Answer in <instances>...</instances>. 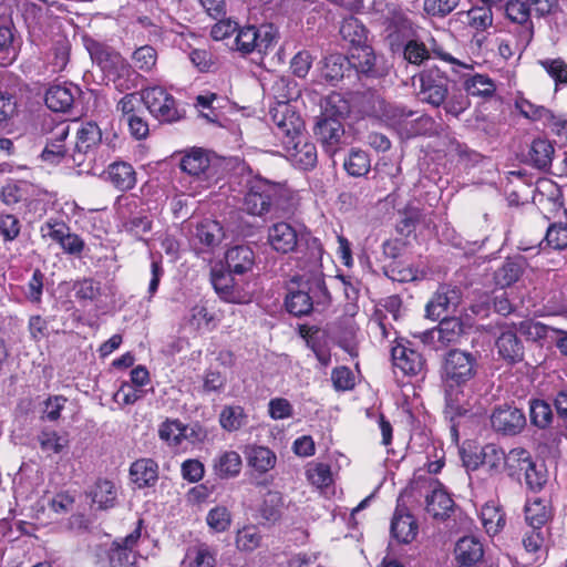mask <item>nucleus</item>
Here are the masks:
<instances>
[{
	"instance_id": "obj_1",
	"label": "nucleus",
	"mask_w": 567,
	"mask_h": 567,
	"mask_svg": "<svg viewBox=\"0 0 567 567\" xmlns=\"http://www.w3.org/2000/svg\"><path fill=\"white\" fill-rule=\"evenodd\" d=\"M480 363L477 354L460 349L446 352L442 363L447 412L466 415L473 409L466 392L467 384L476 377Z\"/></svg>"
},
{
	"instance_id": "obj_2",
	"label": "nucleus",
	"mask_w": 567,
	"mask_h": 567,
	"mask_svg": "<svg viewBox=\"0 0 567 567\" xmlns=\"http://www.w3.org/2000/svg\"><path fill=\"white\" fill-rule=\"evenodd\" d=\"M309 250L308 265L300 266L303 269L308 268L307 274L301 276V280L305 281L297 291H290L285 301L287 310L296 317L307 316L315 307H324L330 302V293L321 271L322 248L317 239L312 240Z\"/></svg>"
},
{
	"instance_id": "obj_3",
	"label": "nucleus",
	"mask_w": 567,
	"mask_h": 567,
	"mask_svg": "<svg viewBox=\"0 0 567 567\" xmlns=\"http://www.w3.org/2000/svg\"><path fill=\"white\" fill-rule=\"evenodd\" d=\"M420 100L434 107L443 106L446 114L457 117L470 106V100L460 90L450 91V80L439 68L420 73Z\"/></svg>"
},
{
	"instance_id": "obj_4",
	"label": "nucleus",
	"mask_w": 567,
	"mask_h": 567,
	"mask_svg": "<svg viewBox=\"0 0 567 567\" xmlns=\"http://www.w3.org/2000/svg\"><path fill=\"white\" fill-rule=\"evenodd\" d=\"M284 190V186L278 183L256 177L248 183L243 207L249 215L264 216L278 203Z\"/></svg>"
},
{
	"instance_id": "obj_5",
	"label": "nucleus",
	"mask_w": 567,
	"mask_h": 567,
	"mask_svg": "<svg viewBox=\"0 0 567 567\" xmlns=\"http://www.w3.org/2000/svg\"><path fill=\"white\" fill-rule=\"evenodd\" d=\"M385 41L393 53L401 52L404 42L413 37V23L395 3H388L383 12Z\"/></svg>"
},
{
	"instance_id": "obj_6",
	"label": "nucleus",
	"mask_w": 567,
	"mask_h": 567,
	"mask_svg": "<svg viewBox=\"0 0 567 567\" xmlns=\"http://www.w3.org/2000/svg\"><path fill=\"white\" fill-rule=\"evenodd\" d=\"M506 462L509 467L524 473L525 483L532 491H540L547 482L545 464L533 461L529 452L524 449H513Z\"/></svg>"
},
{
	"instance_id": "obj_7",
	"label": "nucleus",
	"mask_w": 567,
	"mask_h": 567,
	"mask_svg": "<svg viewBox=\"0 0 567 567\" xmlns=\"http://www.w3.org/2000/svg\"><path fill=\"white\" fill-rule=\"evenodd\" d=\"M313 132L323 151L330 157L349 144L343 123L340 121L318 117Z\"/></svg>"
},
{
	"instance_id": "obj_8",
	"label": "nucleus",
	"mask_w": 567,
	"mask_h": 567,
	"mask_svg": "<svg viewBox=\"0 0 567 567\" xmlns=\"http://www.w3.org/2000/svg\"><path fill=\"white\" fill-rule=\"evenodd\" d=\"M141 100L147 110L159 121L174 122L181 117L174 97L163 87L154 86L144 90L141 94Z\"/></svg>"
},
{
	"instance_id": "obj_9",
	"label": "nucleus",
	"mask_w": 567,
	"mask_h": 567,
	"mask_svg": "<svg viewBox=\"0 0 567 567\" xmlns=\"http://www.w3.org/2000/svg\"><path fill=\"white\" fill-rule=\"evenodd\" d=\"M270 115L277 127L276 134L280 137L282 144L286 143V140L298 138L302 134L303 121L290 104L279 102L270 110Z\"/></svg>"
},
{
	"instance_id": "obj_10",
	"label": "nucleus",
	"mask_w": 567,
	"mask_h": 567,
	"mask_svg": "<svg viewBox=\"0 0 567 567\" xmlns=\"http://www.w3.org/2000/svg\"><path fill=\"white\" fill-rule=\"evenodd\" d=\"M43 238H49L60 245L62 250L70 255H80L84 248V241L63 221L49 220L41 226Z\"/></svg>"
},
{
	"instance_id": "obj_11",
	"label": "nucleus",
	"mask_w": 567,
	"mask_h": 567,
	"mask_svg": "<svg viewBox=\"0 0 567 567\" xmlns=\"http://www.w3.org/2000/svg\"><path fill=\"white\" fill-rule=\"evenodd\" d=\"M234 274L213 271L212 284L216 293L227 302L246 303L250 300V292L246 288V284L236 281Z\"/></svg>"
},
{
	"instance_id": "obj_12",
	"label": "nucleus",
	"mask_w": 567,
	"mask_h": 567,
	"mask_svg": "<svg viewBox=\"0 0 567 567\" xmlns=\"http://www.w3.org/2000/svg\"><path fill=\"white\" fill-rule=\"evenodd\" d=\"M492 427L504 435H516L526 426L524 412L515 406L503 404L491 415Z\"/></svg>"
},
{
	"instance_id": "obj_13",
	"label": "nucleus",
	"mask_w": 567,
	"mask_h": 567,
	"mask_svg": "<svg viewBox=\"0 0 567 567\" xmlns=\"http://www.w3.org/2000/svg\"><path fill=\"white\" fill-rule=\"evenodd\" d=\"M235 34L231 49L243 54L251 53L255 50L259 52L266 51L274 41V35L269 31H265L261 34L254 25L237 27Z\"/></svg>"
},
{
	"instance_id": "obj_14",
	"label": "nucleus",
	"mask_w": 567,
	"mask_h": 567,
	"mask_svg": "<svg viewBox=\"0 0 567 567\" xmlns=\"http://www.w3.org/2000/svg\"><path fill=\"white\" fill-rule=\"evenodd\" d=\"M495 341L497 354L507 364H516L524 360V344L517 336L515 327L503 324Z\"/></svg>"
},
{
	"instance_id": "obj_15",
	"label": "nucleus",
	"mask_w": 567,
	"mask_h": 567,
	"mask_svg": "<svg viewBox=\"0 0 567 567\" xmlns=\"http://www.w3.org/2000/svg\"><path fill=\"white\" fill-rule=\"evenodd\" d=\"M142 520L125 538L115 540L110 551V567H136V556L133 548L141 537Z\"/></svg>"
},
{
	"instance_id": "obj_16",
	"label": "nucleus",
	"mask_w": 567,
	"mask_h": 567,
	"mask_svg": "<svg viewBox=\"0 0 567 567\" xmlns=\"http://www.w3.org/2000/svg\"><path fill=\"white\" fill-rule=\"evenodd\" d=\"M461 300L462 295L458 288L443 285L426 305L427 317L437 320L444 313L454 312L461 303Z\"/></svg>"
},
{
	"instance_id": "obj_17",
	"label": "nucleus",
	"mask_w": 567,
	"mask_h": 567,
	"mask_svg": "<svg viewBox=\"0 0 567 567\" xmlns=\"http://www.w3.org/2000/svg\"><path fill=\"white\" fill-rule=\"evenodd\" d=\"M267 241L275 251L289 254L298 247L300 235L291 224L279 221L268 228Z\"/></svg>"
},
{
	"instance_id": "obj_18",
	"label": "nucleus",
	"mask_w": 567,
	"mask_h": 567,
	"mask_svg": "<svg viewBox=\"0 0 567 567\" xmlns=\"http://www.w3.org/2000/svg\"><path fill=\"white\" fill-rule=\"evenodd\" d=\"M393 365L406 375H419L425 371L426 361L416 350L398 342L391 349Z\"/></svg>"
},
{
	"instance_id": "obj_19",
	"label": "nucleus",
	"mask_w": 567,
	"mask_h": 567,
	"mask_svg": "<svg viewBox=\"0 0 567 567\" xmlns=\"http://www.w3.org/2000/svg\"><path fill=\"white\" fill-rule=\"evenodd\" d=\"M287 157L302 169H309L317 164V148L315 144L307 141L303 134L298 138L286 140L282 144Z\"/></svg>"
},
{
	"instance_id": "obj_20",
	"label": "nucleus",
	"mask_w": 567,
	"mask_h": 567,
	"mask_svg": "<svg viewBox=\"0 0 567 567\" xmlns=\"http://www.w3.org/2000/svg\"><path fill=\"white\" fill-rule=\"evenodd\" d=\"M505 17L513 23L520 25V41L527 45L534 35V24L530 20V8L528 1L509 0L504 6Z\"/></svg>"
},
{
	"instance_id": "obj_21",
	"label": "nucleus",
	"mask_w": 567,
	"mask_h": 567,
	"mask_svg": "<svg viewBox=\"0 0 567 567\" xmlns=\"http://www.w3.org/2000/svg\"><path fill=\"white\" fill-rule=\"evenodd\" d=\"M80 92V87L72 83L55 84L48 89L44 101L53 112H68Z\"/></svg>"
},
{
	"instance_id": "obj_22",
	"label": "nucleus",
	"mask_w": 567,
	"mask_h": 567,
	"mask_svg": "<svg viewBox=\"0 0 567 567\" xmlns=\"http://www.w3.org/2000/svg\"><path fill=\"white\" fill-rule=\"evenodd\" d=\"M417 524L406 508L398 506L391 522V535L399 543L409 544L417 535Z\"/></svg>"
},
{
	"instance_id": "obj_23",
	"label": "nucleus",
	"mask_w": 567,
	"mask_h": 567,
	"mask_svg": "<svg viewBox=\"0 0 567 567\" xmlns=\"http://www.w3.org/2000/svg\"><path fill=\"white\" fill-rule=\"evenodd\" d=\"M255 252L247 245H238L229 248L225 254L227 269L235 275L249 272L255 265Z\"/></svg>"
},
{
	"instance_id": "obj_24",
	"label": "nucleus",
	"mask_w": 567,
	"mask_h": 567,
	"mask_svg": "<svg viewBox=\"0 0 567 567\" xmlns=\"http://www.w3.org/2000/svg\"><path fill=\"white\" fill-rule=\"evenodd\" d=\"M392 117L400 125H410V128H406L408 135L425 134L433 125L431 116L409 111L405 107H394Z\"/></svg>"
},
{
	"instance_id": "obj_25",
	"label": "nucleus",
	"mask_w": 567,
	"mask_h": 567,
	"mask_svg": "<svg viewBox=\"0 0 567 567\" xmlns=\"http://www.w3.org/2000/svg\"><path fill=\"white\" fill-rule=\"evenodd\" d=\"M455 559L461 566H474L483 559L484 548L480 539L474 536L461 538L454 549Z\"/></svg>"
},
{
	"instance_id": "obj_26",
	"label": "nucleus",
	"mask_w": 567,
	"mask_h": 567,
	"mask_svg": "<svg viewBox=\"0 0 567 567\" xmlns=\"http://www.w3.org/2000/svg\"><path fill=\"white\" fill-rule=\"evenodd\" d=\"M130 476L140 488L154 486L158 480V465L152 458H140L131 464Z\"/></svg>"
},
{
	"instance_id": "obj_27",
	"label": "nucleus",
	"mask_w": 567,
	"mask_h": 567,
	"mask_svg": "<svg viewBox=\"0 0 567 567\" xmlns=\"http://www.w3.org/2000/svg\"><path fill=\"white\" fill-rule=\"evenodd\" d=\"M555 148L546 138H535L529 147L527 163L539 171H548L551 166Z\"/></svg>"
},
{
	"instance_id": "obj_28",
	"label": "nucleus",
	"mask_w": 567,
	"mask_h": 567,
	"mask_svg": "<svg viewBox=\"0 0 567 567\" xmlns=\"http://www.w3.org/2000/svg\"><path fill=\"white\" fill-rule=\"evenodd\" d=\"M432 338H435L443 344L457 343L464 334V326L460 318L443 317L439 326L430 331Z\"/></svg>"
},
{
	"instance_id": "obj_29",
	"label": "nucleus",
	"mask_w": 567,
	"mask_h": 567,
	"mask_svg": "<svg viewBox=\"0 0 567 567\" xmlns=\"http://www.w3.org/2000/svg\"><path fill=\"white\" fill-rule=\"evenodd\" d=\"M183 563L187 567H216L217 550L205 543L189 546Z\"/></svg>"
},
{
	"instance_id": "obj_30",
	"label": "nucleus",
	"mask_w": 567,
	"mask_h": 567,
	"mask_svg": "<svg viewBox=\"0 0 567 567\" xmlns=\"http://www.w3.org/2000/svg\"><path fill=\"white\" fill-rule=\"evenodd\" d=\"M243 466L241 456L236 451H224L218 454L213 464L219 478H233L239 475Z\"/></svg>"
},
{
	"instance_id": "obj_31",
	"label": "nucleus",
	"mask_w": 567,
	"mask_h": 567,
	"mask_svg": "<svg viewBox=\"0 0 567 567\" xmlns=\"http://www.w3.org/2000/svg\"><path fill=\"white\" fill-rule=\"evenodd\" d=\"M551 516V509L545 499L535 497L525 505V519L530 528H544Z\"/></svg>"
},
{
	"instance_id": "obj_32",
	"label": "nucleus",
	"mask_w": 567,
	"mask_h": 567,
	"mask_svg": "<svg viewBox=\"0 0 567 567\" xmlns=\"http://www.w3.org/2000/svg\"><path fill=\"white\" fill-rule=\"evenodd\" d=\"M339 32L342 40L348 42L352 50L368 43V30L361 21L354 17L343 19Z\"/></svg>"
},
{
	"instance_id": "obj_33",
	"label": "nucleus",
	"mask_w": 567,
	"mask_h": 567,
	"mask_svg": "<svg viewBox=\"0 0 567 567\" xmlns=\"http://www.w3.org/2000/svg\"><path fill=\"white\" fill-rule=\"evenodd\" d=\"M504 461V452L494 444H486L477 454L473 463L467 461V466L472 470L482 466L488 472H498Z\"/></svg>"
},
{
	"instance_id": "obj_34",
	"label": "nucleus",
	"mask_w": 567,
	"mask_h": 567,
	"mask_svg": "<svg viewBox=\"0 0 567 567\" xmlns=\"http://www.w3.org/2000/svg\"><path fill=\"white\" fill-rule=\"evenodd\" d=\"M247 463L258 473H266L275 467L277 457L272 451L265 446H248L245 451Z\"/></svg>"
},
{
	"instance_id": "obj_35",
	"label": "nucleus",
	"mask_w": 567,
	"mask_h": 567,
	"mask_svg": "<svg viewBox=\"0 0 567 567\" xmlns=\"http://www.w3.org/2000/svg\"><path fill=\"white\" fill-rule=\"evenodd\" d=\"M107 174L111 183L120 190H128L135 185V171L128 163L117 162L111 164Z\"/></svg>"
},
{
	"instance_id": "obj_36",
	"label": "nucleus",
	"mask_w": 567,
	"mask_h": 567,
	"mask_svg": "<svg viewBox=\"0 0 567 567\" xmlns=\"http://www.w3.org/2000/svg\"><path fill=\"white\" fill-rule=\"evenodd\" d=\"M350 112L348 101L339 93L329 94L321 104V114L318 117L342 122Z\"/></svg>"
},
{
	"instance_id": "obj_37",
	"label": "nucleus",
	"mask_w": 567,
	"mask_h": 567,
	"mask_svg": "<svg viewBox=\"0 0 567 567\" xmlns=\"http://www.w3.org/2000/svg\"><path fill=\"white\" fill-rule=\"evenodd\" d=\"M18 55V48L14 44L12 27L7 21H0V65L11 64Z\"/></svg>"
},
{
	"instance_id": "obj_38",
	"label": "nucleus",
	"mask_w": 567,
	"mask_h": 567,
	"mask_svg": "<svg viewBox=\"0 0 567 567\" xmlns=\"http://www.w3.org/2000/svg\"><path fill=\"white\" fill-rule=\"evenodd\" d=\"M453 506V499L441 488H434L432 493L426 496V512L434 518L447 516Z\"/></svg>"
},
{
	"instance_id": "obj_39",
	"label": "nucleus",
	"mask_w": 567,
	"mask_h": 567,
	"mask_svg": "<svg viewBox=\"0 0 567 567\" xmlns=\"http://www.w3.org/2000/svg\"><path fill=\"white\" fill-rule=\"evenodd\" d=\"M349 66V58L340 53H334L324 58L321 73L327 81L338 82L344 76Z\"/></svg>"
},
{
	"instance_id": "obj_40",
	"label": "nucleus",
	"mask_w": 567,
	"mask_h": 567,
	"mask_svg": "<svg viewBox=\"0 0 567 567\" xmlns=\"http://www.w3.org/2000/svg\"><path fill=\"white\" fill-rule=\"evenodd\" d=\"M179 166L183 172L200 177L209 168V158L202 150H193L182 158Z\"/></svg>"
},
{
	"instance_id": "obj_41",
	"label": "nucleus",
	"mask_w": 567,
	"mask_h": 567,
	"mask_svg": "<svg viewBox=\"0 0 567 567\" xmlns=\"http://www.w3.org/2000/svg\"><path fill=\"white\" fill-rule=\"evenodd\" d=\"M248 416L239 405H226L219 414V424L227 432H235L247 424Z\"/></svg>"
},
{
	"instance_id": "obj_42",
	"label": "nucleus",
	"mask_w": 567,
	"mask_h": 567,
	"mask_svg": "<svg viewBox=\"0 0 567 567\" xmlns=\"http://www.w3.org/2000/svg\"><path fill=\"white\" fill-rule=\"evenodd\" d=\"M343 167L351 176H364L371 167L369 155L362 150L352 148L349 156L344 159Z\"/></svg>"
},
{
	"instance_id": "obj_43",
	"label": "nucleus",
	"mask_w": 567,
	"mask_h": 567,
	"mask_svg": "<svg viewBox=\"0 0 567 567\" xmlns=\"http://www.w3.org/2000/svg\"><path fill=\"white\" fill-rule=\"evenodd\" d=\"M349 60L350 65H353L360 73L372 74L374 72L375 55L368 43L352 50Z\"/></svg>"
},
{
	"instance_id": "obj_44",
	"label": "nucleus",
	"mask_w": 567,
	"mask_h": 567,
	"mask_svg": "<svg viewBox=\"0 0 567 567\" xmlns=\"http://www.w3.org/2000/svg\"><path fill=\"white\" fill-rule=\"evenodd\" d=\"M529 415L530 422L538 429L549 427L554 419L551 405L539 399L530 400Z\"/></svg>"
},
{
	"instance_id": "obj_45",
	"label": "nucleus",
	"mask_w": 567,
	"mask_h": 567,
	"mask_svg": "<svg viewBox=\"0 0 567 567\" xmlns=\"http://www.w3.org/2000/svg\"><path fill=\"white\" fill-rule=\"evenodd\" d=\"M91 496L93 503L97 504L99 508L106 509L113 507L116 498L114 484L107 480H99L91 492Z\"/></svg>"
},
{
	"instance_id": "obj_46",
	"label": "nucleus",
	"mask_w": 567,
	"mask_h": 567,
	"mask_svg": "<svg viewBox=\"0 0 567 567\" xmlns=\"http://www.w3.org/2000/svg\"><path fill=\"white\" fill-rule=\"evenodd\" d=\"M262 542V536L255 525L244 526L236 533L235 544L240 551H254Z\"/></svg>"
},
{
	"instance_id": "obj_47",
	"label": "nucleus",
	"mask_w": 567,
	"mask_h": 567,
	"mask_svg": "<svg viewBox=\"0 0 567 567\" xmlns=\"http://www.w3.org/2000/svg\"><path fill=\"white\" fill-rule=\"evenodd\" d=\"M523 274V265L519 260L507 259L494 275L496 285L502 288L508 287L516 282Z\"/></svg>"
},
{
	"instance_id": "obj_48",
	"label": "nucleus",
	"mask_w": 567,
	"mask_h": 567,
	"mask_svg": "<svg viewBox=\"0 0 567 567\" xmlns=\"http://www.w3.org/2000/svg\"><path fill=\"white\" fill-rule=\"evenodd\" d=\"M196 238L207 247H213L220 243L223 229L215 220L206 219L196 227Z\"/></svg>"
},
{
	"instance_id": "obj_49",
	"label": "nucleus",
	"mask_w": 567,
	"mask_h": 567,
	"mask_svg": "<svg viewBox=\"0 0 567 567\" xmlns=\"http://www.w3.org/2000/svg\"><path fill=\"white\" fill-rule=\"evenodd\" d=\"M466 92L474 96L488 97L496 90V85L492 79L486 75L475 74L464 82Z\"/></svg>"
},
{
	"instance_id": "obj_50",
	"label": "nucleus",
	"mask_w": 567,
	"mask_h": 567,
	"mask_svg": "<svg viewBox=\"0 0 567 567\" xmlns=\"http://www.w3.org/2000/svg\"><path fill=\"white\" fill-rule=\"evenodd\" d=\"M101 138L100 127L95 123L87 122L78 132L76 147L80 152H86L90 147L100 143Z\"/></svg>"
},
{
	"instance_id": "obj_51",
	"label": "nucleus",
	"mask_w": 567,
	"mask_h": 567,
	"mask_svg": "<svg viewBox=\"0 0 567 567\" xmlns=\"http://www.w3.org/2000/svg\"><path fill=\"white\" fill-rule=\"evenodd\" d=\"M401 51L403 52L404 60L415 65H420L430 58L429 48L423 42H419L412 38L404 42Z\"/></svg>"
},
{
	"instance_id": "obj_52",
	"label": "nucleus",
	"mask_w": 567,
	"mask_h": 567,
	"mask_svg": "<svg viewBox=\"0 0 567 567\" xmlns=\"http://www.w3.org/2000/svg\"><path fill=\"white\" fill-rule=\"evenodd\" d=\"M517 107L520 110V113L527 118L553 121V126L556 127L554 130L557 133H559L560 127H564V125L566 123V122H564L560 124V123L556 122L554 115L550 113L549 110H547L543 106H535L525 100L519 102L517 104Z\"/></svg>"
},
{
	"instance_id": "obj_53",
	"label": "nucleus",
	"mask_w": 567,
	"mask_h": 567,
	"mask_svg": "<svg viewBox=\"0 0 567 567\" xmlns=\"http://www.w3.org/2000/svg\"><path fill=\"white\" fill-rule=\"evenodd\" d=\"M468 24L477 31H485L493 24V12L489 7H474L466 11Z\"/></svg>"
},
{
	"instance_id": "obj_54",
	"label": "nucleus",
	"mask_w": 567,
	"mask_h": 567,
	"mask_svg": "<svg viewBox=\"0 0 567 567\" xmlns=\"http://www.w3.org/2000/svg\"><path fill=\"white\" fill-rule=\"evenodd\" d=\"M134 65L143 72H150L156 65L157 52L151 45H143L133 52Z\"/></svg>"
},
{
	"instance_id": "obj_55",
	"label": "nucleus",
	"mask_w": 567,
	"mask_h": 567,
	"mask_svg": "<svg viewBox=\"0 0 567 567\" xmlns=\"http://www.w3.org/2000/svg\"><path fill=\"white\" fill-rule=\"evenodd\" d=\"M68 136V128L62 127L60 132H58L56 142L47 144L43 150L41 157L44 162H49L51 164L59 163L61 158L64 157L66 150L62 144V141Z\"/></svg>"
},
{
	"instance_id": "obj_56",
	"label": "nucleus",
	"mask_w": 567,
	"mask_h": 567,
	"mask_svg": "<svg viewBox=\"0 0 567 567\" xmlns=\"http://www.w3.org/2000/svg\"><path fill=\"white\" fill-rule=\"evenodd\" d=\"M182 434L183 423L179 420H166L158 429L159 437L173 446L182 443Z\"/></svg>"
},
{
	"instance_id": "obj_57",
	"label": "nucleus",
	"mask_w": 567,
	"mask_h": 567,
	"mask_svg": "<svg viewBox=\"0 0 567 567\" xmlns=\"http://www.w3.org/2000/svg\"><path fill=\"white\" fill-rule=\"evenodd\" d=\"M306 476L317 487H326L332 482L330 466L323 463L310 464L306 471Z\"/></svg>"
},
{
	"instance_id": "obj_58",
	"label": "nucleus",
	"mask_w": 567,
	"mask_h": 567,
	"mask_svg": "<svg viewBox=\"0 0 567 567\" xmlns=\"http://www.w3.org/2000/svg\"><path fill=\"white\" fill-rule=\"evenodd\" d=\"M206 522L216 533H221L230 526L231 516L226 507L216 506L208 512Z\"/></svg>"
},
{
	"instance_id": "obj_59",
	"label": "nucleus",
	"mask_w": 567,
	"mask_h": 567,
	"mask_svg": "<svg viewBox=\"0 0 567 567\" xmlns=\"http://www.w3.org/2000/svg\"><path fill=\"white\" fill-rule=\"evenodd\" d=\"M281 496L278 492H268L259 509L260 516L268 522L280 517Z\"/></svg>"
},
{
	"instance_id": "obj_60",
	"label": "nucleus",
	"mask_w": 567,
	"mask_h": 567,
	"mask_svg": "<svg viewBox=\"0 0 567 567\" xmlns=\"http://www.w3.org/2000/svg\"><path fill=\"white\" fill-rule=\"evenodd\" d=\"M545 240L548 247L561 250L567 247V225L555 223L547 229Z\"/></svg>"
},
{
	"instance_id": "obj_61",
	"label": "nucleus",
	"mask_w": 567,
	"mask_h": 567,
	"mask_svg": "<svg viewBox=\"0 0 567 567\" xmlns=\"http://www.w3.org/2000/svg\"><path fill=\"white\" fill-rule=\"evenodd\" d=\"M460 1L461 0H424L423 10L431 17L444 18L458 6Z\"/></svg>"
},
{
	"instance_id": "obj_62",
	"label": "nucleus",
	"mask_w": 567,
	"mask_h": 567,
	"mask_svg": "<svg viewBox=\"0 0 567 567\" xmlns=\"http://www.w3.org/2000/svg\"><path fill=\"white\" fill-rule=\"evenodd\" d=\"M21 231V223L16 215L0 214V236L3 241H13Z\"/></svg>"
},
{
	"instance_id": "obj_63",
	"label": "nucleus",
	"mask_w": 567,
	"mask_h": 567,
	"mask_svg": "<svg viewBox=\"0 0 567 567\" xmlns=\"http://www.w3.org/2000/svg\"><path fill=\"white\" fill-rule=\"evenodd\" d=\"M481 516L487 533L496 534L505 524L504 515L492 505L484 506Z\"/></svg>"
},
{
	"instance_id": "obj_64",
	"label": "nucleus",
	"mask_w": 567,
	"mask_h": 567,
	"mask_svg": "<svg viewBox=\"0 0 567 567\" xmlns=\"http://www.w3.org/2000/svg\"><path fill=\"white\" fill-rule=\"evenodd\" d=\"M39 443L43 452L60 453L68 441L60 436L55 431H43L39 435Z\"/></svg>"
}]
</instances>
